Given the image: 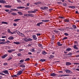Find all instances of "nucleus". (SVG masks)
<instances>
[{
	"mask_svg": "<svg viewBox=\"0 0 79 79\" xmlns=\"http://www.w3.org/2000/svg\"><path fill=\"white\" fill-rule=\"evenodd\" d=\"M41 35V34L40 33H38L37 34H36V35L38 36H39V35Z\"/></svg>",
	"mask_w": 79,
	"mask_h": 79,
	"instance_id": "6e6d98bb",
	"label": "nucleus"
},
{
	"mask_svg": "<svg viewBox=\"0 0 79 79\" xmlns=\"http://www.w3.org/2000/svg\"><path fill=\"white\" fill-rule=\"evenodd\" d=\"M73 28L74 29H76V28H77V27L75 25H73Z\"/></svg>",
	"mask_w": 79,
	"mask_h": 79,
	"instance_id": "b1692460",
	"label": "nucleus"
},
{
	"mask_svg": "<svg viewBox=\"0 0 79 79\" xmlns=\"http://www.w3.org/2000/svg\"><path fill=\"white\" fill-rule=\"evenodd\" d=\"M40 24L39 23H38L37 25L36 26H40Z\"/></svg>",
	"mask_w": 79,
	"mask_h": 79,
	"instance_id": "13d9d810",
	"label": "nucleus"
},
{
	"mask_svg": "<svg viewBox=\"0 0 79 79\" xmlns=\"http://www.w3.org/2000/svg\"><path fill=\"white\" fill-rule=\"evenodd\" d=\"M7 32L9 33H10V34H13V33H12V32H11V31H10V29H8Z\"/></svg>",
	"mask_w": 79,
	"mask_h": 79,
	"instance_id": "4468645a",
	"label": "nucleus"
},
{
	"mask_svg": "<svg viewBox=\"0 0 79 79\" xmlns=\"http://www.w3.org/2000/svg\"><path fill=\"white\" fill-rule=\"evenodd\" d=\"M31 51L32 52H35V50H34V49L32 48L31 50Z\"/></svg>",
	"mask_w": 79,
	"mask_h": 79,
	"instance_id": "79ce46f5",
	"label": "nucleus"
},
{
	"mask_svg": "<svg viewBox=\"0 0 79 79\" xmlns=\"http://www.w3.org/2000/svg\"><path fill=\"white\" fill-rule=\"evenodd\" d=\"M63 5L64 6H67V4H66V3H64L63 4Z\"/></svg>",
	"mask_w": 79,
	"mask_h": 79,
	"instance_id": "a18cd8bd",
	"label": "nucleus"
},
{
	"mask_svg": "<svg viewBox=\"0 0 79 79\" xmlns=\"http://www.w3.org/2000/svg\"><path fill=\"white\" fill-rule=\"evenodd\" d=\"M17 34H18V35H20V34H21V32H19V31H18L17 32Z\"/></svg>",
	"mask_w": 79,
	"mask_h": 79,
	"instance_id": "864d4df0",
	"label": "nucleus"
},
{
	"mask_svg": "<svg viewBox=\"0 0 79 79\" xmlns=\"http://www.w3.org/2000/svg\"><path fill=\"white\" fill-rule=\"evenodd\" d=\"M66 72L67 73H71V71L70 70H66Z\"/></svg>",
	"mask_w": 79,
	"mask_h": 79,
	"instance_id": "dca6fc26",
	"label": "nucleus"
},
{
	"mask_svg": "<svg viewBox=\"0 0 79 79\" xmlns=\"http://www.w3.org/2000/svg\"><path fill=\"white\" fill-rule=\"evenodd\" d=\"M69 8H73V9H74V8H75L76 7L74 6H69Z\"/></svg>",
	"mask_w": 79,
	"mask_h": 79,
	"instance_id": "412c9836",
	"label": "nucleus"
},
{
	"mask_svg": "<svg viewBox=\"0 0 79 79\" xmlns=\"http://www.w3.org/2000/svg\"><path fill=\"white\" fill-rule=\"evenodd\" d=\"M3 73H4V74H9V73H8V70H5L3 72Z\"/></svg>",
	"mask_w": 79,
	"mask_h": 79,
	"instance_id": "f03ea898",
	"label": "nucleus"
},
{
	"mask_svg": "<svg viewBox=\"0 0 79 79\" xmlns=\"http://www.w3.org/2000/svg\"><path fill=\"white\" fill-rule=\"evenodd\" d=\"M36 75H37V76H40V73H36Z\"/></svg>",
	"mask_w": 79,
	"mask_h": 79,
	"instance_id": "37998d69",
	"label": "nucleus"
},
{
	"mask_svg": "<svg viewBox=\"0 0 79 79\" xmlns=\"http://www.w3.org/2000/svg\"><path fill=\"white\" fill-rule=\"evenodd\" d=\"M32 37L34 40H37V37H36V36L35 35H33L32 36Z\"/></svg>",
	"mask_w": 79,
	"mask_h": 79,
	"instance_id": "1a4fd4ad",
	"label": "nucleus"
},
{
	"mask_svg": "<svg viewBox=\"0 0 79 79\" xmlns=\"http://www.w3.org/2000/svg\"><path fill=\"white\" fill-rule=\"evenodd\" d=\"M57 3H58V4H62V2H57Z\"/></svg>",
	"mask_w": 79,
	"mask_h": 79,
	"instance_id": "680f3d73",
	"label": "nucleus"
},
{
	"mask_svg": "<svg viewBox=\"0 0 79 79\" xmlns=\"http://www.w3.org/2000/svg\"><path fill=\"white\" fill-rule=\"evenodd\" d=\"M28 13H33V11H32V10L31 11H28Z\"/></svg>",
	"mask_w": 79,
	"mask_h": 79,
	"instance_id": "ea45409f",
	"label": "nucleus"
},
{
	"mask_svg": "<svg viewBox=\"0 0 79 79\" xmlns=\"http://www.w3.org/2000/svg\"><path fill=\"white\" fill-rule=\"evenodd\" d=\"M1 3H6V1L5 0H2L1 1Z\"/></svg>",
	"mask_w": 79,
	"mask_h": 79,
	"instance_id": "a211bd4d",
	"label": "nucleus"
},
{
	"mask_svg": "<svg viewBox=\"0 0 79 79\" xmlns=\"http://www.w3.org/2000/svg\"><path fill=\"white\" fill-rule=\"evenodd\" d=\"M28 55H32V53L31 52H28Z\"/></svg>",
	"mask_w": 79,
	"mask_h": 79,
	"instance_id": "774afa93",
	"label": "nucleus"
},
{
	"mask_svg": "<svg viewBox=\"0 0 79 79\" xmlns=\"http://www.w3.org/2000/svg\"><path fill=\"white\" fill-rule=\"evenodd\" d=\"M25 7L24 6H19L17 7V9H23Z\"/></svg>",
	"mask_w": 79,
	"mask_h": 79,
	"instance_id": "423d86ee",
	"label": "nucleus"
},
{
	"mask_svg": "<svg viewBox=\"0 0 79 79\" xmlns=\"http://www.w3.org/2000/svg\"><path fill=\"white\" fill-rule=\"evenodd\" d=\"M71 48H68L66 49V52H69V51H71Z\"/></svg>",
	"mask_w": 79,
	"mask_h": 79,
	"instance_id": "ddd939ff",
	"label": "nucleus"
},
{
	"mask_svg": "<svg viewBox=\"0 0 79 79\" xmlns=\"http://www.w3.org/2000/svg\"><path fill=\"white\" fill-rule=\"evenodd\" d=\"M54 56H53V55H51L49 57V58H54Z\"/></svg>",
	"mask_w": 79,
	"mask_h": 79,
	"instance_id": "c9c22d12",
	"label": "nucleus"
},
{
	"mask_svg": "<svg viewBox=\"0 0 79 79\" xmlns=\"http://www.w3.org/2000/svg\"><path fill=\"white\" fill-rule=\"evenodd\" d=\"M19 20H20V19H17L14 20V21L15 22H17V21H18Z\"/></svg>",
	"mask_w": 79,
	"mask_h": 79,
	"instance_id": "a878e982",
	"label": "nucleus"
},
{
	"mask_svg": "<svg viewBox=\"0 0 79 79\" xmlns=\"http://www.w3.org/2000/svg\"><path fill=\"white\" fill-rule=\"evenodd\" d=\"M12 59V57H9V59H8V61H10V60H11Z\"/></svg>",
	"mask_w": 79,
	"mask_h": 79,
	"instance_id": "de8ad7c7",
	"label": "nucleus"
},
{
	"mask_svg": "<svg viewBox=\"0 0 79 79\" xmlns=\"http://www.w3.org/2000/svg\"><path fill=\"white\" fill-rule=\"evenodd\" d=\"M18 14H19V15H23V13H22L20 12H18Z\"/></svg>",
	"mask_w": 79,
	"mask_h": 79,
	"instance_id": "2f4dec72",
	"label": "nucleus"
},
{
	"mask_svg": "<svg viewBox=\"0 0 79 79\" xmlns=\"http://www.w3.org/2000/svg\"><path fill=\"white\" fill-rule=\"evenodd\" d=\"M42 54H43V55H46V54H47V52L45 51H43L42 52Z\"/></svg>",
	"mask_w": 79,
	"mask_h": 79,
	"instance_id": "aec40b11",
	"label": "nucleus"
},
{
	"mask_svg": "<svg viewBox=\"0 0 79 79\" xmlns=\"http://www.w3.org/2000/svg\"><path fill=\"white\" fill-rule=\"evenodd\" d=\"M5 11H6V12H8L9 11V10H5Z\"/></svg>",
	"mask_w": 79,
	"mask_h": 79,
	"instance_id": "e2e57ef3",
	"label": "nucleus"
},
{
	"mask_svg": "<svg viewBox=\"0 0 79 79\" xmlns=\"http://www.w3.org/2000/svg\"><path fill=\"white\" fill-rule=\"evenodd\" d=\"M5 42H0V44H5Z\"/></svg>",
	"mask_w": 79,
	"mask_h": 79,
	"instance_id": "473e14b6",
	"label": "nucleus"
},
{
	"mask_svg": "<svg viewBox=\"0 0 79 79\" xmlns=\"http://www.w3.org/2000/svg\"><path fill=\"white\" fill-rule=\"evenodd\" d=\"M54 39H55V36L53 35L52 37V38L51 39L52 41H53V40H54Z\"/></svg>",
	"mask_w": 79,
	"mask_h": 79,
	"instance_id": "2eb2a0df",
	"label": "nucleus"
},
{
	"mask_svg": "<svg viewBox=\"0 0 79 79\" xmlns=\"http://www.w3.org/2000/svg\"><path fill=\"white\" fill-rule=\"evenodd\" d=\"M35 5H38V4H39V2H37L35 3H34Z\"/></svg>",
	"mask_w": 79,
	"mask_h": 79,
	"instance_id": "49530a36",
	"label": "nucleus"
},
{
	"mask_svg": "<svg viewBox=\"0 0 79 79\" xmlns=\"http://www.w3.org/2000/svg\"><path fill=\"white\" fill-rule=\"evenodd\" d=\"M19 35H20V36H22V37H24V35L22 33H20Z\"/></svg>",
	"mask_w": 79,
	"mask_h": 79,
	"instance_id": "cd10ccee",
	"label": "nucleus"
},
{
	"mask_svg": "<svg viewBox=\"0 0 79 79\" xmlns=\"http://www.w3.org/2000/svg\"><path fill=\"white\" fill-rule=\"evenodd\" d=\"M42 21L43 22H48V21H49V20H42Z\"/></svg>",
	"mask_w": 79,
	"mask_h": 79,
	"instance_id": "72a5a7b5",
	"label": "nucleus"
},
{
	"mask_svg": "<svg viewBox=\"0 0 79 79\" xmlns=\"http://www.w3.org/2000/svg\"><path fill=\"white\" fill-rule=\"evenodd\" d=\"M2 24H7L8 23L5 22H2L1 23Z\"/></svg>",
	"mask_w": 79,
	"mask_h": 79,
	"instance_id": "6ab92c4d",
	"label": "nucleus"
},
{
	"mask_svg": "<svg viewBox=\"0 0 79 79\" xmlns=\"http://www.w3.org/2000/svg\"><path fill=\"white\" fill-rule=\"evenodd\" d=\"M53 43H54V40L52 41L51 40V44H53Z\"/></svg>",
	"mask_w": 79,
	"mask_h": 79,
	"instance_id": "5fc2aeb1",
	"label": "nucleus"
},
{
	"mask_svg": "<svg viewBox=\"0 0 79 79\" xmlns=\"http://www.w3.org/2000/svg\"><path fill=\"white\" fill-rule=\"evenodd\" d=\"M13 51H15V49L9 50L8 51V52L9 53H11V52H13Z\"/></svg>",
	"mask_w": 79,
	"mask_h": 79,
	"instance_id": "6e6552de",
	"label": "nucleus"
},
{
	"mask_svg": "<svg viewBox=\"0 0 79 79\" xmlns=\"http://www.w3.org/2000/svg\"><path fill=\"white\" fill-rule=\"evenodd\" d=\"M28 41H31L33 40L32 39H31V38H28Z\"/></svg>",
	"mask_w": 79,
	"mask_h": 79,
	"instance_id": "c03bdc74",
	"label": "nucleus"
},
{
	"mask_svg": "<svg viewBox=\"0 0 79 79\" xmlns=\"http://www.w3.org/2000/svg\"><path fill=\"white\" fill-rule=\"evenodd\" d=\"M30 60V59L29 58H28L27 59H26L25 60V61H29Z\"/></svg>",
	"mask_w": 79,
	"mask_h": 79,
	"instance_id": "c85d7f7f",
	"label": "nucleus"
},
{
	"mask_svg": "<svg viewBox=\"0 0 79 79\" xmlns=\"http://www.w3.org/2000/svg\"><path fill=\"white\" fill-rule=\"evenodd\" d=\"M24 61V60H20V63H23Z\"/></svg>",
	"mask_w": 79,
	"mask_h": 79,
	"instance_id": "3c124183",
	"label": "nucleus"
},
{
	"mask_svg": "<svg viewBox=\"0 0 79 79\" xmlns=\"http://www.w3.org/2000/svg\"><path fill=\"white\" fill-rule=\"evenodd\" d=\"M9 43H11V42H10V41H7L6 42V43L7 44H9Z\"/></svg>",
	"mask_w": 79,
	"mask_h": 79,
	"instance_id": "f704fd0d",
	"label": "nucleus"
},
{
	"mask_svg": "<svg viewBox=\"0 0 79 79\" xmlns=\"http://www.w3.org/2000/svg\"><path fill=\"white\" fill-rule=\"evenodd\" d=\"M14 26H16L17 24H16V23H14L13 24Z\"/></svg>",
	"mask_w": 79,
	"mask_h": 79,
	"instance_id": "338daca9",
	"label": "nucleus"
},
{
	"mask_svg": "<svg viewBox=\"0 0 79 79\" xmlns=\"http://www.w3.org/2000/svg\"><path fill=\"white\" fill-rule=\"evenodd\" d=\"M55 32H56V33H58V31H56V30H55L54 31Z\"/></svg>",
	"mask_w": 79,
	"mask_h": 79,
	"instance_id": "603ef678",
	"label": "nucleus"
},
{
	"mask_svg": "<svg viewBox=\"0 0 79 79\" xmlns=\"http://www.w3.org/2000/svg\"><path fill=\"white\" fill-rule=\"evenodd\" d=\"M64 21L65 22H69V21L67 19H65V20Z\"/></svg>",
	"mask_w": 79,
	"mask_h": 79,
	"instance_id": "4d7b16f0",
	"label": "nucleus"
},
{
	"mask_svg": "<svg viewBox=\"0 0 79 79\" xmlns=\"http://www.w3.org/2000/svg\"><path fill=\"white\" fill-rule=\"evenodd\" d=\"M8 56V55H7V54H6L5 55H4L3 56H2V58L4 59L6 57V56Z\"/></svg>",
	"mask_w": 79,
	"mask_h": 79,
	"instance_id": "9d476101",
	"label": "nucleus"
},
{
	"mask_svg": "<svg viewBox=\"0 0 79 79\" xmlns=\"http://www.w3.org/2000/svg\"><path fill=\"white\" fill-rule=\"evenodd\" d=\"M73 64H79V63H73Z\"/></svg>",
	"mask_w": 79,
	"mask_h": 79,
	"instance_id": "8fccbe9b",
	"label": "nucleus"
},
{
	"mask_svg": "<svg viewBox=\"0 0 79 79\" xmlns=\"http://www.w3.org/2000/svg\"><path fill=\"white\" fill-rule=\"evenodd\" d=\"M14 44H17V45H19V42H14Z\"/></svg>",
	"mask_w": 79,
	"mask_h": 79,
	"instance_id": "bb28decb",
	"label": "nucleus"
},
{
	"mask_svg": "<svg viewBox=\"0 0 79 79\" xmlns=\"http://www.w3.org/2000/svg\"><path fill=\"white\" fill-rule=\"evenodd\" d=\"M19 66L20 67H22V68H25V65L24 64L21 65Z\"/></svg>",
	"mask_w": 79,
	"mask_h": 79,
	"instance_id": "4be33fe9",
	"label": "nucleus"
},
{
	"mask_svg": "<svg viewBox=\"0 0 79 79\" xmlns=\"http://www.w3.org/2000/svg\"><path fill=\"white\" fill-rule=\"evenodd\" d=\"M71 63L69 62H67L66 63V65L67 66H69V65H71Z\"/></svg>",
	"mask_w": 79,
	"mask_h": 79,
	"instance_id": "0eeeda50",
	"label": "nucleus"
},
{
	"mask_svg": "<svg viewBox=\"0 0 79 79\" xmlns=\"http://www.w3.org/2000/svg\"><path fill=\"white\" fill-rule=\"evenodd\" d=\"M68 39V37H65L63 38V39H62V40H65V39Z\"/></svg>",
	"mask_w": 79,
	"mask_h": 79,
	"instance_id": "58836bf2",
	"label": "nucleus"
},
{
	"mask_svg": "<svg viewBox=\"0 0 79 79\" xmlns=\"http://www.w3.org/2000/svg\"><path fill=\"white\" fill-rule=\"evenodd\" d=\"M25 42H28L29 41L28 39H25Z\"/></svg>",
	"mask_w": 79,
	"mask_h": 79,
	"instance_id": "bf43d9fd",
	"label": "nucleus"
},
{
	"mask_svg": "<svg viewBox=\"0 0 79 79\" xmlns=\"http://www.w3.org/2000/svg\"><path fill=\"white\" fill-rule=\"evenodd\" d=\"M67 56L68 57H70V56H72V53L69 52L67 54Z\"/></svg>",
	"mask_w": 79,
	"mask_h": 79,
	"instance_id": "20e7f679",
	"label": "nucleus"
},
{
	"mask_svg": "<svg viewBox=\"0 0 79 79\" xmlns=\"http://www.w3.org/2000/svg\"><path fill=\"white\" fill-rule=\"evenodd\" d=\"M38 11V9L34 10V11H33V13H36V11Z\"/></svg>",
	"mask_w": 79,
	"mask_h": 79,
	"instance_id": "5701e85b",
	"label": "nucleus"
},
{
	"mask_svg": "<svg viewBox=\"0 0 79 79\" xmlns=\"http://www.w3.org/2000/svg\"><path fill=\"white\" fill-rule=\"evenodd\" d=\"M74 44H78V43L77 41H74Z\"/></svg>",
	"mask_w": 79,
	"mask_h": 79,
	"instance_id": "0e129e2a",
	"label": "nucleus"
},
{
	"mask_svg": "<svg viewBox=\"0 0 79 79\" xmlns=\"http://www.w3.org/2000/svg\"><path fill=\"white\" fill-rule=\"evenodd\" d=\"M38 46L40 47H42V45L41 44H39Z\"/></svg>",
	"mask_w": 79,
	"mask_h": 79,
	"instance_id": "09e8293b",
	"label": "nucleus"
},
{
	"mask_svg": "<svg viewBox=\"0 0 79 79\" xmlns=\"http://www.w3.org/2000/svg\"><path fill=\"white\" fill-rule=\"evenodd\" d=\"M73 48H74V49H76L77 50V49H78V48L76 46V45H74L73 46Z\"/></svg>",
	"mask_w": 79,
	"mask_h": 79,
	"instance_id": "f3484780",
	"label": "nucleus"
},
{
	"mask_svg": "<svg viewBox=\"0 0 79 79\" xmlns=\"http://www.w3.org/2000/svg\"><path fill=\"white\" fill-rule=\"evenodd\" d=\"M8 64V63H4V65H7Z\"/></svg>",
	"mask_w": 79,
	"mask_h": 79,
	"instance_id": "052dcab7",
	"label": "nucleus"
},
{
	"mask_svg": "<svg viewBox=\"0 0 79 79\" xmlns=\"http://www.w3.org/2000/svg\"><path fill=\"white\" fill-rule=\"evenodd\" d=\"M11 14V15H17L16 13H12Z\"/></svg>",
	"mask_w": 79,
	"mask_h": 79,
	"instance_id": "c756f323",
	"label": "nucleus"
},
{
	"mask_svg": "<svg viewBox=\"0 0 79 79\" xmlns=\"http://www.w3.org/2000/svg\"><path fill=\"white\" fill-rule=\"evenodd\" d=\"M9 40H11L13 39V38L12 37H10L8 38Z\"/></svg>",
	"mask_w": 79,
	"mask_h": 79,
	"instance_id": "393cba45",
	"label": "nucleus"
},
{
	"mask_svg": "<svg viewBox=\"0 0 79 79\" xmlns=\"http://www.w3.org/2000/svg\"><path fill=\"white\" fill-rule=\"evenodd\" d=\"M22 73V71H19L18 72L17 74V75L18 76H19L20 75H21V74Z\"/></svg>",
	"mask_w": 79,
	"mask_h": 79,
	"instance_id": "7ed1b4c3",
	"label": "nucleus"
},
{
	"mask_svg": "<svg viewBox=\"0 0 79 79\" xmlns=\"http://www.w3.org/2000/svg\"><path fill=\"white\" fill-rule=\"evenodd\" d=\"M40 61H42V62H44V61H45V59H41L40 60Z\"/></svg>",
	"mask_w": 79,
	"mask_h": 79,
	"instance_id": "7c9ffc66",
	"label": "nucleus"
},
{
	"mask_svg": "<svg viewBox=\"0 0 79 79\" xmlns=\"http://www.w3.org/2000/svg\"><path fill=\"white\" fill-rule=\"evenodd\" d=\"M51 76H53V77H55V76H56V74L55 73H52L51 74Z\"/></svg>",
	"mask_w": 79,
	"mask_h": 79,
	"instance_id": "9b49d317",
	"label": "nucleus"
},
{
	"mask_svg": "<svg viewBox=\"0 0 79 79\" xmlns=\"http://www.w3.org/2000/svg\"><path fill=\"white\" fill-rule=\"evenodd\" d=\"M48 8V7L46 6H42L40 7L41 10H47Z\"/></svg>",
	"mask_w": 79,
	"mask_h": 79,
	"instance_id": "f257e3e1",
	"label": "nucleus"
},
{
	"mask_svg": "<svg viewBox=\"0 0 79 79\" xmlns=\"http://www.w3.org/2000/svg\"><path fill=\"white\" fill-rule=\"evenodd\" d=\"M11 77H18V76H17V75H12Z\"/></svg>",
	"mask_w": 79,
	"mask_h": 79,
	"instance_id": "a19ab883",
	"label": "nucleus"
},
{
	"mask_svg": "<svg viewBox=\"0 0 79 79\" xmlns=\"http://www.w3.org/2000/svg\"><path fill=\"white\" fill-rule=\"evenodd\" d=\"M64 35L66 36H68L69 35V34L66 33H64Z\"/></svg>",
	"mask_w": 79,
	"mask_h": 79,
	"instance_id": "e433bc0d",
	"label": "nucleus"
},
{
	"mask_svg": "<svg viewBox=\"0 0 79 79\" xmlns=\"http://www.w3.org/2000/svg\"><path fill=\"white\" fill-rule=\"evenodd\" d=\"M11 6H10V5H6L4 6V7L5 8H11Z\"/></svg>",
	"mask_w": 79,
	"mask_h": 79,
	"instance_id": "39448f33",
	"label": "nucleus"
},
{
	"mask_svg": "<svg viewBox=\"0 0 79 79\" xmlns=\"http://www.w3.org/2000/svg\"><path fill=\"white\" fill-rule=\"evenodd\" d=\"M27 15L29 16H31V17H34V15L32 14H28Z\"/></svg>",
	"mask_w": 79,
	"mask_h": 79,
	"instance_id": "f8f14e48",
	"label": "nucleus"
},
{
	"mask_svg": "<svg viewBox=\"0 0 79 79\" xmlns=\"http://www.w3.org/2000/svg\"><path fill=\"white\" fill-rule=\"evenodd\" d=\"M57 44L58 45V46H59V45H60V42H58L57 43Z\"/></svg>",
	"mask_w": 79,
	"mask_h": 79,
	"instance_id": "69168bd1",
	"label": "nucleus"
},
{
	"mask_svg": "<svg viewBox=\"0 0 79 79\" xmlns=\"http://www.w3.org/2000/svg\"><path fill=\"white\" fill-rule=\"evenodd\" d=\"M21 55H22L20 53L18 54V56H21Z\"/></svg>",
	"mask_w": 79,
	"mask_h": 79,
	"instance_id": "4c0bfd02",
	"label": "nucleus"
}]
</instances>
